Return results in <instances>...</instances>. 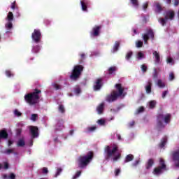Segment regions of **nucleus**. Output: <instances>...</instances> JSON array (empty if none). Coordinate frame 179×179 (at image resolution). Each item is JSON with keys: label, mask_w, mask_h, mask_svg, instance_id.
<instances>
[{"label": "nucleus", "mask_w": 179, "mask_h": 179, "mask_svg": "<svg viewBox=\"0 0 179 179\" xmlns=\"http://www.w3.org/2000/svg\"><path fill=\"white\" fill-rule=\"evenodd\" d=\"M172 160L176 167H179V148L171 152Z\"/></svg>", "instance_id": "1a4fd4ad"}, {"label": "nucleus", "mask_w": 179, "mask_h": 179, "mask_svg": "<svg viewBox=\"0 0 179 179\" xmlns=\"http://www.w3.org/2000/svg\"><path fill=\"white\" fill-rule=\"evenodd\" d=\"M166 143H167V138H162V140L161 141V143H159V148L162 149L164 146H166Z\"/></svg>", "instance_id": "c85d7f7f"}, {"label": "nucleus", "mask_w": 179, "mask_h": 179, "mask_svg": "<svg viewBox=\"0 0 179 179\" xmlns=\"http://www.w3.org/2000/svg\"><path fill=\"white\" fill-rule=\"evenodd\" d=\"M157 85L158 87H159L161 89H164L166 87V83H164L162 80L159 79L157 80Z\"/></svg>", "instance_id": "393cba45"}, {"label": "nucleus", "mask_w": 179, "mask_h": 179, "mask_svg": "<svg viewBox=\"0 0 179 179\" xmlns=\"http://www.w3.org/2000/svg\"><path fill=\"white\" fill-rule=\"evenodd\" d=\"M104 110V103H101L97 108L96 111L98 114H103V111Z\"/></svg>", "instance_id": "5701e85b"}, {"label": "nucleus", "mask_w": 179, "mask_h": 179, "mask_svg": "<svg viewBox=\"0 0 179 179\" xmlns=\"http://www.w3.org/2000/svg\"><path fill=\"white\" fill-rule=\"evenodd\" d=\"M42 173L43 174H48V169L46 167H43L42 169Z\"/></svg>", "instance_id": "6e6d98bb"}, {"label": "nucleus", "mask_w": 179, "mask_h": 179, "mask_svg": "<svg viewBox=\"0 0 179 179\" xmlns=\"http://www.w3.org/2000/svg\"><path fill=\"white\" fill-rule=\"evenodd\" d=\"M174 79H176V76H174V73L171 72L169 73V80L172 81V80H174Z\"/></svg>", "instance_id": "c03bdc74"}, {"label": "nucleus", "mask_w": 179, "mask_h": 179, "mask_svg": "<svg viewBox=\"0 0 179 179\" xmlns=\"http://www.w3.org/2000/svg\"><path fill=\"white\" fill-rule=\"evenodd\" d=\"M31 38L35 43H40L41 41V32L40 29H34L31 34Z\"/></svg>", "instance_id": "6e6552de"}, {"label": "nucleus", "mask_w": 179, "mask_h": 179, "mask_svg": "<svg viewBox=\"0 0 179 179\" xmlns=\"http://www.w3.org/2000/svg\"><path fill=\"white\" fill-rule=\"evenodd\" d=\"M97 129V127L96 126L89 127L87 128V132H94Z\"/></svg>", "instance_id": "72a5a7b5"}, {"label": "nucleus", "mask_w": 179, "mask_h": 179, "mask_svg": "<svg viewBox=\"0 0 179 179\" xmlns=\"http://www.w3.org/2000/svg\"><path fill=\"white\" fill-rule=\"evenodd\" d=\"M37 118H38V115H37V114H32L31 115V121H36L37 120Z\"/></svg>", "instance_id": "a19ab883"}, {"label": "nucleus", "mask_w": 179, "mask_h": 179, "mask_svg": "<svg viewBox=\"0 0 179 179\" xmlns=\"http://www.w3.org/2000/svg\"><path fill=\"white\" fill-rule=\"evenodd\" d=\"M41 93V90L38 89H35L33 92L28 93L24 96L25 101L29 104V106H35L38 103V100H40V94Z\"/></svg>", "instance_id": "7ed1b4c3"}, {"label": "nucleus", "mask_w": 179, "mask_h": 179, "mask_svg": "<svg viewBox=\"0 0 179 179\" xmlns=\"http://www.w3.org/2000/svg\"><path fill=\"white\" fill-rule=\"evenodd\" d=\"M143 36V39L144 40V44H148V41L149 38H152L153 40L155 38V32H153V30L150 29L147 30V32Z\"/></svg>", "instance_id": "0eeeda50"}, {"label": "nucleus", "mask_w": 179, "mask_h": 179, "mask_svg": "<svg viewBox=\"0 0 179 179\" xmlns=\"http://www.w3.org/2000/svg\"><path fill=\"white\" fill-rule=\"evenodd\" d=\"M83 69L84 67L82 65L74 66L73 69L71 71V74L70 75V79L76 82V80L80 78L82 72H83Z\"/></svg>", "instance_id": "39448f33"}, {"label": "nucleus", "mask_w": 179, "mask_h": 179, "mask_svg": "<svg viewBox=\"0 0 179 179\" xmlns=\"http://www.w3.org/2000/svg\"><path fill=\"white\" fill-rule=\"evenodd\" d=\"M100 30H101V25H96L92 28V30L90 33L92 37H99L100 36Z\"/></svg>", "instance_id": "ddd939ff"}, {"label": "nucleus", "mask_w": 179, "mask_h": 179, "mask_svg": "<svg viewBox=\"0 0 179 179\" xmlns=\"http://www.w3.org/2000/svg\"><path fill=\"white\" fill-rule=\"evenodd\" d=\"M159 76V73H157V69H154V72L152 74L153 79H157V76Z\"/></svg>", "instance_id": "4c0bfd02"}, {"label": "nucleus", "mask_w": 179, "mask_h": 179, "mask_svg": "<svg viewBox=\"0 0 179 179\" xmlns=\"http://www.w3.org/2000/svg\"><path fill=\"white\" fill-rule=\"evenodd\" d=\"M62 128H64V120H59L57 121V123L56 124V129L57 131H61Z\"/></svg>", "instance_id": "412c9836"}, {"label": "nucleus", "mask_w": 179, "mask_h": 179, "mask_svg": "<svg viewBox=\"0 0 179 179\" xmlns=\"http://www.w3.org/2000/svg\"><path fill=\"white\" fill-rule=\"evenodd\" d=\"M9 169V164L8 162H4V169L8 170Z\"/></svg>", "instance_id": "338daca9"}, {"label": "nucleus", "mask_w": 179, "mask_h": 179, "mask_svg": "<svg viewBox=\"0 0 179 179\" xmlns=\"http://www.w3.org/2000/svg\"><path fill=\"white\" fill-rule=\"evenodd\" d=\"M99 125H104V124H106V120H103V119H100L97 121Z\"/></svg>", "instance_id": "de8ad7c7"}, {"label": "nucleus", "mask_w": 179, "mask_h": 179, "mask_svg": "<svg viewBox=\"0 0 179 179\" xmlns=\"http://www.w3.org/2000/svg\"><path fill=\"white\" fill-rule=\"evenodd\" d=\"M148 6H149V3H145L143 5V10H146L148 9Z\"/></svg>", "instance_id": "bf43d9fd"}, {"label": "nucleus", "mask_w": 179, "mask_h": 179, "mask_svg": "<svg viewBox=\"0 0 179 179\" xmlns=\"http://www.w3.org/2000/svg\"><path fill=\"white\" fill-rule=\"evenodd\" d=\"M145 111V108L143 106L140 107L137 110V114H141V113H143Z\"/></svg>", "instance_id": "a18cd8bd"}, {"label": "nucleus", "mask_w": 179, "mask_h": 179, "mask_svg": "<svg viewBox=\"0 0 179 179\" xmlns=\"http://www.w3.org/2000/svg\"><path fill=\"white\" fill-rule=\"evenodd\" d=\"M163 121L165 124H170V121H171V114L167 113L164 115L163 113H159L157 115V128H158V129H162V128L166 127Z\"/></svg>", "instance_id": "20e7f679"}, {"label": "nucleus", "mask_w": 179, "mask_h": 179, "mask_svg": "<svg viewBox=\"0 0 179 179\" xmlns=\"http://www.w3.org/2000/svg\"><path fill=\"white\" fill-rule=\"evenodd\" d=\"M29 131L31 139L38 138V127H37V126H30Z\"/></svg>", "instance_id": "9d476101"}, {"label": "nucleus", "mask_w": 179, "mask_h": 179, "mask_svg": "<svg viewBox=\"0 0 179 179\" xmlns=\"http://www.w3.org/2000/svg\"><path fill=\"white\" fill-rule=\"evenodd\" d=\"M118 97L120 96L117 94V91L113 90L110 94L106 96V101H108V103H113V101H115Z\"/></svg>", "instance_id": "9b49d317"}, {"label": "nucleus", "mask_w": 179, "mask_h": 179, "mask_svg": "<svg viewBox=\"0 0 179 179\" xmlns=\"http://www.w3.org/2000/svg\"><path fill=\"white\" fill-rule=\"evenodd\" d=\"M93 157H94V154L92 151L88 152L85 155L79 156L77 159L78 167L80 169H86L93 160Z\"/></svg>", "instance_id": "f03ea898"}, {"label": "nucleus", "mask_w": 179, "mask_h": 179, "mask_svg": "<svg viewBox=\"0 0 179 179\" xmlns=\"http://www.w3.org/2000/svg\"><path fill=\"white\" fill-rule=\"evenodd\" d=\"M136 46L137 47V48H141L143 47V42L141 41H138L136 43Z\"/></svg>", "instance_id": "c9c22d12"}, {"label": "nucleus", "mask_w": 179, "mask_h": 179, "mask_svg": "<svg viewBox=\"0 0 179 179\" xmlns=\"http://www.w3.org/2000/svg\"><path fill=\"white\" fill-rule=\"evenodd\" d=\"M132 55H134V52H132V51H129L126 55V59L127 61H129L131 59V58L132 57Z\"/></svg>", "instance_id": "473e14b6"}, {"label": "nucleus", "mask_w": 179, "mask_h": 179, "mask_svg": "<svg viewBox=\"0 0 179 179\" xmlns=\"http://www.w3.org/2000/svg\"><path fill=\"white\" fill-rule=\"evenodd\" d=\"M152 80L150 79L148 80L147 85L145 87L147 94H150V93H152Z\"/></svg>", "instance_id": "a211bd4d"}, {"label": "nucleus", "mask_w": 179, "mask_h": 179, "mask_svg": "<svg viewBox=\"0 0 179 179\" xmlns=\"http://www.w3.org/2000/svg\"><path fill=\"white\" fill-rule=\"evenodd\" d=\"M141 69L143 72H146V71H148V66H146L145 64H143L141 65Z\"/></svg>", "instance_id": "5fc2aeb1"}, {"label": "nucleus", "mask_w": 179, "mask_h": 179, "mask_svg": "<svg viewBox=\"0 0 179 179\" xmlns=\"http://www.w3.org/2000/svg\"><path fill=\"white\" fill-rule=\"evenodd\" d=\"M81 9L83 12H87V8L90 5L89 0H80Z\"/></svg>", "instance_id": "dca6fc26"}, {"label": "nucleus", "mask_w": 179, "mask_h": 179, "mask_svg": "<svg viewBox=\"0 0 179 179\" xmlns=\"http://www.w3.org/2000/svg\"><path fill=\"white\" fill-rule=\"evenodd\" d=\"M149 106L150 108H155V107H156V101H150Z\"/></svg>", "instance_id": "58836bf2"}, {"label": "nucleus", "mask_w": 179, "mask_h": 179, "mask_svg": "<svg viewBox=\"0 0 179 179\" xmlns=\"http://www.w3.org/2000/svg\"><path fill=\"white\" fill-rule=\"evenodd\" d=\"M152 55H154L155 58V64H160V54H159L157 51H154Z\"/></svg>", "instance_id": "4be33fe9"}, {"label": "nucleus", "mask_w": 179, "mask_h": 179, "mask_svg": "<svg viewBox=\"0 0 179 179\" xmlns=\"http://www.w3.org/2000/svg\"><path fill=\"white\" fill-rule=\"evenodd\" d=\"M167 93H169V91H164L162 92V99H166V96H167Z\"/></svg>", "instance_id": "680f3d73"}, {"label": "nucleus", "mask_w": 179, "mask_h": 179, "mask_svg": "<svg viewBox=\"0 0 179 179\" xmlns=\"http://www.w3.org/2000/svg\"><path fill=\"white\" fill-rule=\"evenodd\" d=\"M7 19L8 22H12L13 20V13L12 12H9L7 15Z\"/></svg>", "instance_id": "2f4dec72"}, {"label": "nucleus", "mask_w": 179, "mask_h": 179, "mask_svg": "<svg viewBox=\"0 0 179 179\" xmlns=\"http://www.w3.org/2000/svg\"><path fill=\"white\" fill-rule=\"evenodd\" d=\"M59 111H60L62 114H64V113H65V108L64 107V105L59 106Z\"/></svg>", "instance_id": "37998d69"}, {"label": "nucleus", "mask_w": 179, "mask_h": 179, "mask_svg": "<svg viewBox=\"0 0 179 179\" xmlns=\"http://www.w3.org/2000/svg\"><path fill=\"white\" fill-rule=\"evenodd\" d=\"M62 172V169L61 168L57 169L55 177H58V176H59Z\"/></svg>", "instance_id": "3c124183"}, {"label": "nucleus", "mask_w": 179, "mask_h": 179, "mask_svg": "<svg viewBox=\"0 0 179 179\" xmlns=\"http://www.w3.org/2000/svg\"><path fill=\"white\" fill-rule=\"evenodd\" d=\"M167 19L166 17L164 18H159L158 22L162 24V26H166V23H167Z\"/></svg>", "instance_id": "bb28decb"}, {"label": "nucleus", "mask_w": 179, "mask_h": 179, "mask_svg": "<svg viewBox=\"0 0 179 179\" xmlns=\"http://www.w3.org/2000/svg\"><path fill=\"white\" fill-rule=\"evenodd\" d=\"M120 173H121V170L120 169H115V176L117 177V176H120Z\"/></svg>", "instance_id": "4d7b16f0"}, {"label": "nucleus", "mask_w": 179, "mask_h": 179, "mask_svg": "<svg viewBox=\"0 0 179 179\" xmlns=\"http://www.w3.org/2000/svg\"><path fill=\"white\" fill-rule=\"evenodd\" d=\"M155 164V160L153 159H149L145 164V169L147 170H149L150 169H152V166Z\"/></svg>", "instance_id": "aec40b11"}, {"label": "nucleus", "mask_w": 179, "mask_h": 179, "mask_svg": "<svg viewBox=\"0 0 179 179\" xmlns=\"http://www.w3.org/2000/svg\"><path fill=\"white\" fill-rule=\"evenodd\" d=\"M4 153H6V155H10V153H13V150L12 149H7Z\"/></svg>", "instance_id": "864d4df0"}, {"label": "nucleus", "mask_w": 179, "mask_h": 179, "mask_svg": "<svg viewBox=\"0 0 179 179\" xmlns=\"http://www.w3.org/2000/svg\"><path fill=\"white\" fill-rule=\"evenodd\" d=\"M24 145H26V142H24V139H23V138H20L17 143V146L18 148H20V147L22 148V147L24 146Z\"/></svg>", "instance_id": "a878e982"}, {"label": "nucleus", "mask_w": 179, "mask_h": 179, "mask_svg": "<svg viewBox=\"0 0 179 179\" xmlns=\"http://www.w3.org/2000/svg\"><path fill=\"white\" fill-rule=\"evenodd\" d=\"M174 6H178L179 5V0H173Z\"/></svg>", "instance_id": "0e129e2a"}, {"label": "nucleus", "mask_w": 179, "mask_h": 179, "mask_svg": "<svg viewBox=\"0 0 179 179\" xmlns=\"http://www.w3.org/2000/svg\"><path fill=\"white\" fill-rule=\"evenodd\" d=\"M13 143V141H12V140H8V147H10V146H12V144Z\"/></svg>", "instance_id": "774afa93"}, {"label": "nucleus", "mask_w": 179, "mask_h": 179, "mask_svg": "<svg viewBox=\"0 0 179 179\" xmlns=\"http://www.w3.org/2000/svg\"><path fill=\"white\" fill-rule=\"evenodd\" d=\"M82 90H80V87L79 86H77L74 88V92L76 94H77V96H78V94H80Z\"/></svg>", "instance_id": "f704fd0d"}, {"label": "nucleus", "mask_w": 179, "mask_h": 179, "mask_svg": "<svg viewBox=\"0 0 179 179\" xmlns=\"http://www.w3.org/2000/svg\"><path fill=\"white\" fill-rule=\"evenodd\" d=\"M8 178L10 179H16V175L15 173H10V176H8Z\"/></svg>", "instance_id": "13d9d810"}, {"label": "nucleus", "mask_w": 179, "mask_h": 179, "mask_svg": "<svg viewBox=\"0 0 179 179\" xmlns=\"http://www.w3.org/2000/svg\"><path fill=\"white\" fill-rule=\"evenodd\" d=\"M142 58H145V55L142 52H138L137 54V59H142Z\"/></svg>", "instance_id": "ea45409f"}, {"label": "nucleus", "mask_w": 179, "mask_h": 179, "mask_svg": "<svg viewBox=\"0 0 179 179\" xmlns=\"http://www.w3.org/2000/svg\"><path fill=\"white\" fill-rule=\"evenodd\" d=\"M176 16V13L173 10H170L166 12L165 17L168 20H174V17Z\"/></svg>", "instance_id": "f3484780"}, {"label": "nucleus", "mask_w": 179, "mask_h": 179, "mask_svg": "<svg viewBox=\"0 0 179 179\" xmlns=\"http://www.w3.org/2000/svg\"><path fill=\"white\" fill-rule=\"evenodd\" d=\"M103 87V79L97 78L96 81L94 83L93 89L94 92H99Z\"/></svg>", "instance_id": "f8f14e48"}, {"label": "nucleus", "mask_w": 179, "mask_h": 179, "mask_svg": "<svg viewBox=\"0 0 179 179\" xmlns=\"http://www.w3.org/2000/svg\"><path fill=\"white\" fill-rule=\"evenodd\" d=\"M52 86H53L54 89H55V90H61V89H62L61 85H59L57 83L52 84Z\"/></svg>", "instance_id": "79ce46f5"}, {"label": "nucleus", "mask_w": 179, "mask_h": 179, "mask_svg": "<svg viewBox=\"0 0 179 179\" xmlns=\"http://www.w3.org/2000/svg\"><path fill=\"white\" fill-rule=\"evenodd\" d=\"M132 5L134 6L135 8H138L139 6V2L138 0H130Z\"/></svg>", "instance_id": "e433bc0d"}, {"label": "nucleus", "mask_w": 179, "mask_h": 179, "mask_svg": "<svg viewBox=\"0 0 179 179\" xmlns=\"http://www.w3.org/2000/svg\"><path fill=\"white\" fill-rule=\"evenodd\" d=\"M32 52H34V54H38V52H40V46L38 45L34 46L32 49Z\"/></svg>", "instance_id": "7c9ffc66"}, {"label": "nucleus", "mask_w": 179, "mask_h": 179, "mask_svg": "<svg viewBox=\"0 0 179 179\" xmlns=\"http://www.w3.org/2000/svg\"><path fill=\"white\" fill-rule=\"evenodd\" d=\"M153 6L155 13H162L164 10V7L159 2H155Z\"/></svg>", "instance_id": "4468645a"}, {"label": "nucleus", "mask_w": 179, "mask_h": 179, "mask_svg": "<svg viewBox=\"0 0 179 179\" xmlns=\"http://www.w3.org/2000/svg\"><path fill=\"white\" fill-rule=\"evenodd\" d=\"M9 134H8V131L6 129L0 130V141L1 139H8Z\"/></svg>", "instance_id": "6ab92c4d"}, {"label": "nucleus", "mask_w": 179, "mask_h": 179, "mask_svg": "<svg viewBox=\"0 0 179 179\" xmlns=\"http://www.w3.org/2000/svg\"><path fill=\"white\" fill-rule=\"evenodd\" d=\"M6 29H12V27H13L12 22H9L8 24H6Z\"/></svg>", "instance_id": "052dcab7"}, {"label": "nucleus", "mask_w": 179, "mask_h": 179, "mask_svg": "<svg viewBox=\"0 0 179 179\" xmlns=\"http://www.w3.org/2000/svg\"><path fill=\"white\" fill-rule=\"evenodd\" d=\"M11 9H16V1L11 3Z\"/></svg>", "instance_id": "69168bd1"}, {"label": "nucleus", "mask_w": 179, "mask_h": 179, "mask_svg": "<svg viewBox=\"0 0 179 179\" xmlns=\"http://www.w3.org/2000/svg\"><path fill=\"white\" fill-rule=\"evenodd\" d=\"M6 75L8 78H10V76H12V73L10 72V71H6Z\"/></svg>", "instance_id": "e2e57ef3"}, {"label": "nucleus", "mask_w": 179, "mask_h": 179, "mask_svg": "<svg viewBox=\"0 0 179 179\" xmlns=\"http://www.w3.org/2000/svg\"><path fill=\"white\" fill-rule=\"evenodd\" d=\"M118 152V145L113 144L111 145H106L104 148L105 160L108 162L110 159H112L113 162H117L119 159H121V155L119 153L115 155V153Z\"/></svg>", "instance_id": "f257e3e1"}, {"label": "nucleus", "mask_w": 179, "mask_h": 179, "mask_svg": "<svg viewBox=\"0 0 179 179\" xmlns=\"http://www.w3.org/2000/svg\"><path fill=\"white\" fill-rule=\"evenodd\" d=\"M14 114H15V115H16L17 117H20V115H22V113H20L19 110H17V109H15V110Z\"/></svg>", "instance_id": "09e8293b"}, {"label": "nucleus", "mask_w": 179, "mask_h": 179, "mask_svg": "<svg viewBox=\"0 0 179 179\" xmlns=\"http://www.w3.org/2000/svg\"><path fill=\"white\" fill-rule=\"evenodd\" d=\"M134 160V155L131 154H129L126 156L124 159V163H129V162H132Z\"/></svg>", "instance_id": "b1692460"}, {"label": "nucleus", "mask_w": 179, "mask_h": 179, "mask_svg": "<svg viewBox=\"0 0 179 179\" xmlns=\"http://www.w3.org/2000/svg\"><path fill=\"white\" fill-rule=\"evenodd\" d=\"M159 164H160V166L155 168L153 170L152 173H153V174H155V176H160V174H162V173H163V170H166V166L164 162V159H160Z\"/></svg>", "instance_id": "423d86ee"}, {"label": "nucleus", "mask_w": 179, "mask_h": 179, "mask_svg": "<svg viewBox=\"0 0 179 179\" xmlns=\"http://www.w3.org/2000/svg\"><path fill=\"white\" fill-rule=\"evenodd\" d=\"M119 48H120V42L116 41L113 46V52H116V51H117Z\"/></svg>", "instance_id": "cd10ccee"}, {"label": "nucleus", "mask_w": 179, "mask_h": 179, "mask_svg": "<svg viewBox=\"0 0 179 179\" xmlns=\"http://www.w3.org/2000/svg\"><path fill=\"white\" fill-rule=\"evenodd\" d=\"M82 174V171H78L76 172V175L73 177V179H76Z\"/></svg>", "instance_id": "49530a36"}, {"label": "nucleus", "mask_w": 179, "mask_h": 179, "mask_svg": "<svg viewBox=\"0 0 179 179\" xmlns=\"http://www.w3.org/2000/svg\"><path fill=\"white\" fill-rule=\"evenodd\" d=\"M139 163H141V160H140V159L136 160V161L132 164V166H133L134 167H136V166H138V164H139Z\"/></svg>", "instance_id": "603ef678"}, {"label": "nucleus", "mask_w": 179, "mask_h": 179, "mask_svg": "<svg viewBox=\"0 0 179 179\" xmlns=\"http://www.w3.org/2000/svg\"><path fill=\"white\" fill-rule=\"evenodd\" d=\"M115 87L118 92H117V94L119 97H121V96H125V94H124V87H122V85L120 83L115 84Z\"/></svg>", "instance_id": "2eb2a0df"}, {"label": "nucleus", "mask_w": 179, "mask_h": 179, "mask_svg": "<svg viewBox=\"0 0 179 179\" xmlns=\"http://www.w3.org/2000/svg\"><path fill=\"white\" fill-rule=\"evenodd\" d=\"M80 58H81V59L80 60L79 64H82L83 62V59H85V53H83L80 55Z\"/></svg>", "instance_id": "8fccbe9b"}, {"label": "nucleus", "mask_w": 179, "mask_h": 179, "mask_svg": "<svg viewBox=\"0 0 179 179\" xmlns=\"http://www.w3.org/2000/svg\"><path fill=\"white\" fill-rule=\"evenodd\" d=\"M115 71H117V67L115 66H111L108 69V74L109 75H113V73H114V72H115Z\"/></svg>", "instance_id": "c756f323"}]
</instances>
